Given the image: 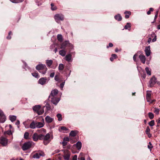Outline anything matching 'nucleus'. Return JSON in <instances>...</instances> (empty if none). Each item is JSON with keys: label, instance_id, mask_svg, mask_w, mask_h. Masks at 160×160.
Listing matches in <instances>:
<instances>
[{"label": "nucleus", "instance_id": "obj_43", "mask_svg": "<svg viewBox=\"0 0 160 160\" xmlns=\"http://www.w3.org/2000/svg\"><path fill=\"white\" fill-rule=\"evenodd\" d=\"M29 136V133L27 132H26L24 133V138L26 139H28Z\"/></svg>", "mask_w": 160, "mask_h": 160}, {"label": "nucleus", "instance_id": "obj_38", "mask_svg": "<svg viewBox=\"0 0 160 160\" xmlns=\"http://www.w3.org/2000/svg\"><path fill=\"white\" fill-rule=\"evenodd\" d=\"M57 117L58 118V120L59 121H61L62 120V115L61 114L58 113L57 115Z\"/></svg>", "mask_w": 160, "mask_h": 160}, {"label": "nucleus", "instance_id": "obj_35", "mask_svg": "<svg viewBox=\"0 0 160 160\" xmlns=\"http://www.w3.org/2000/svg\"><path fill=\"white\" fill-rule=\"evenodd\" d=\"M32 76L35 78H38L39 77L38 74V72H35L32 73Z\"/></svg>", "mask_w": 160, "mask_h": 160}, {"label": "nucleus", "instance_id": "obj_44", "mask_svg": "<svg viewBox=\"0 0 160 160\" xmlns=\"http://www.w3.org/2000/svg\"><path fill=\"white\" fill-rule=\"evenodd\" d=\"M64 68L63 65L62 64H60L58 67V69L59 70H62Z\"/></svg>", "mask_w": 160, "mask_h": 160}, {"label": "nucleus", "instance_id": "obj_30", "mask_svg": "<svg viewBox=\"0 0 160 160\" xmlns=\"http://www.w3.org/2000/svg\"><path fill=\"white\" fill-rule=\"evenodd\" d=\"M61 132H62H62L63 133L67 132V131L68 130V129L65 127H61Z\"/></svg>", "mask_w": 160, "mask_h": 160}, {"label": "nucleus", "instance_id": "obj_59", "mask_svg": "<svg viewBox=\"0 0 160 160\" xmlns=\"http://www.w3.org/2000/svg\"><path fill=\"white\" fill-rule=\"evenodd\" d=\"M60 151L59 149L56 150L54 151V153H53V154L56 153H58Z\"/></svg>", "mask_w": 160, "mask_h": 160}, {"label": "nucleus", "instance_id": "obj_26", "mask_svg": "<svg viewBox=\"0 0 160 160\" xmlns=\"http://www.w3.org/2000/svg\"><path fill=\"white\" fill-rule=\"evenodd\" d=\"M40 106L39 105H36L33 107V109L34 111L37 112L40 109Z\"/></svg>", "mask_w": 160, "mask_h": 160}, {"label": "nucleus", "instance_id": "obj_47", "mask_svg": "<svg viewBox=\"0 0 160 160\" xmlns=\"http://www.w3.org/2000/svg\"><path fill=\"white\" fill-rule=\"evenodd\" d=\"M154 121L153 120H152L149 123V124L150 126H153L154 125Z\"/></svg>", "mask_w": 160, "mask_h": 160}, {"label": "nucleus", "instance_id": "obj_19", "mask_svg": "<svg viewBox=\"0 0 160 160\" xmlns=\"http://www.w3.org/2000/svg\"><path fill=\"white\" fill-rule=\"evenodd\" d=\"M32 138L33 141H37L38 139V135L37 133H35L33 134Z\"/></svg>", "mask_w": 160, "mask_h": 160}, {"label": "nucleus", "instance_id": "obj_14", "mask_svg": "<svg viewBox=\"0 0 160 160\" xmlns=\"http://www.w3.org/2000/svg\"><path fill=\"white\" fill-rule=\"evenodd\" d=\"M53 118L50 117L49 116H47L45 118V120L48 123L52 122L53 121Z\"/></svg>", "mask_w": 160, "mask_h": 160}, {"label": "nucleus", "instance_id": "obj_9", "mask_svg": "<svg viewBox=\"0 0 160 160\" xmlns=\"http://www.w3.org/2000/svg\"><path fill=\"white\" fill-rule=\"evenodd\" d=\"M6 118L5 115L2 112H0V122L3 123L6 121Z\"/></svg>", "mask_w": 160, "mask_h": 160}, {"label": "nucleus", "instance_id": "obj_37", "mask_svg": "<svg viewBox=\"0 0 160 160\" xmlns=\"http://www.w3.org/2000/svg\"><path fill=\"white\" fill-rule=\"evenodd\" d=\"M131 27V23L129 22L127 23L126 25L124 27V28L126 29H128L129 28H130Z\"/></svg>", "mask_w": 160, "mask_h": 160}, {"label": "nucleus", "instance_id": "obj_3", "mask_svg": "<svg viewBox=\"0 0 160 160\" xmlns=\"http://www.w3.org/2000/svg\"><path fill=\"white\" fill-rule=\"evenodd\" d=\"M54 18L55 21L58 23L60 21H62L64 20V16L62 14H57L54 15Z\"/></svg>", "mask_w": 160, "mask_h": 160}, {"label": "nucleus", "instance_id": "obj_25", "mask_svg": "<svg viewBox=\"0 0 160 160\" xmlns=\"http://www.w3.org/2000/svg\"><path fill=\"white\" fill-rule=\"evenodd\" d=\"M114 18L115 19L117 20L118 21H121L122 19V17L120 14H118L114 16Z\"/></svg>", "mask_w": 160, "mask_h": 160}, {"label": "nucleus", "instance_id": "obj_52", "mask_svg": "<svg viewBox=\"0 0 160 160\" xmlns=\"http://www.w3.org/2000/svg\"><path fill=\"white\" fill-rule=\"evenodd\" d=\"M64 84H65V82H62L60 84V87L61 89H62L63 88Z\"/></svg>", "mask_w": 160, "mask_h": 160}, {"label": "nucleus", "instance_id": "obj_21", "mask_svg": "<svg viewBox=\"0 0 160 160\" xmlns=\"http://www.w3.org/2000/svg\"><path fill=\"white\" fill-rule=\"evenodd\" d=\"M124 13L125 14V17L126 19L129 18V16L131 14V12L130 11H126L124 12Z\"/></svg>", "mask_w": 160, "mask_h": 160}, {"label": "nucleus", "instance_id": "obj_18", "mask_svg": "<svg viewBox=\"0 0 160 160\" xmlns=\"http://www.w3.org/2000/svg\"><path fill=\"white\" fill-rule=\"evenodd\" d=\"M150 129L148 126L147 127L145 132L146 134L148 135V137L150 138L152 137V134L150 133Z\"/></svg>", "mask_w": 160, "mask_h": 160}, {"label": "nucleus", "instance_id": "obj_62", "mask_svg": "<svg viewBox=\"0 0 160 160\" xmlns=\"http://www.w3.org/2000/svg\"><path fill=\"white\" fill-rule=\"evenodd\" d=\"M156 36H155V37L154 38L152 39V42H154L156 41Z\"/></svg>", "mask_w": 160, "mask_h": 160}, {"label": "nucleus", "instance_id": "obj_50", "mask_svg": "<svg viewBox=\"0 0 160 160\" xmlns=\"http://www.w3.org/2000/svg\"><path fill=\"white\" fill-rule=\"evenodd\" d=\"M154 112L157 114H158L159 113V110L158 109L155 108L154 111Z\"/></svg>", "mask_w": 160, "mask_h": 160}, {"label": "nucleus", "instance_id": "obj_56", "mask_svg": "<svg viewBox=\"0 0 160 160\" xmlns=\"http://www.w3.org/2000/svg\"><path fill=\"white\" fill-rule=\"evenodd\" d=\"M137 56V54H135L133 56V59L134 61L136 62V57Z\"/></svg>", "mask_w": 160, "mask_h": 160}, {"label": "nucleus", "instance_id": "obj_32", "mask_svg": "<svg viewBox=\"0 0 160 160\" xmlns=\"http://www.w3.org/2000/svg\"><path fill=\"white\" fill-rule=\"evenodd\" d=\"M57 39L60 42H62L63 40L61 34H58L57 35Z\"/></svg>", "mask_w": 160, "mask_h": 160}, {"label": "nucleus", "instance_id": "obj_34", "mask_svg": "<svg viewBox=\"0 0 160 160\" xmlns=\"http://www.w3.org/2000/svg\"><path fill=\"white\" fill-rule=\"evenodd\" d=\"M11 2L14 3H18L22 2L24 0H9Z\"/></svg>", "mask_w": 160, "mask_h": 160}, {"label": "nucleus", "instance_id": "obj_64", "mask_svg": "<svg viewBox=\"0 0 160 160\" xmlns=\"http://www.w3.org/2000/svg\"><path fill=\"white\" fill-rule=\"evenodd\" d=\"M80 160H85V158L84 157H81L80 158Z\"/></svg>", "mask_w": 160, "mask_h": 160}, {"label": "nucleus", "instance_id": "obj_23", "mask_svg": "<svg viewBox=\"0 0 160 160\" xmlns=\"http://www.w3.org/2000/svg\"><path fill=\"white\" fill-rule=\"evenodd\" d=\"M72 55L70 54L67 55L65 57V60L68 62L71 61Z\"/></svg>", "mask_w": 160, "mask_h": 160}, {"label": "nucleus", "instance_id": "obj_48", "mask_svg": "<svg viewBox=\"0 0 160 160\" xmlns=\"http://www.w3.org/2000/svg\"><path fill=\"white\" fill-rule=\"evenodd\" d=\"M153 9L152 8H150L149 9V10L147 12V14L148 15H149L151 14V12L153 11Z\"/></svg>", "mask_w": 160, "mask_h": 160}, {"label": "nucleus", "instance_id": "obj_55", "mask_svg": "<svg viewBox=\"0 0 160 160\" xmlns=\"http://www.w3.org/2000/svg\"><path fill=\"white\" fill-rule=\"evenodd\" d=\"M112 57L114 59H116L118 57L116 54H113L112 55Z\"/></svg>", "mask_w": 160, "mask_h": 160}, {"label": "nucleus", "instance_id": "obj_8", "mask_svg": "<svg viewBox=\"0 0 160 160\" xmlns=\"http://www.w3.org/2000/svg\"><path fill=\"white\" fill-rule=\"evenodd\" d=\"M47 82V79L46 77L42 78L38 81V83L43 85L46 83Z\"/></svg>", "mask_w": 160, "mask_h": 160}, {"label": "nucleus", "instance_id": "obj_60", "mask_svg": "<svg viewBox=\"0 0 160 160\" xmlns=\"http://www.w3.org/2000/svg\"><path fill=\"white\" fill-rule=\"evenodd\" d=\"M158 12H157L156 13V14L155 17H154V21H156V19L158 17Z\"/></svg>", "mask_w": 160, "mask_h": 160}, {"label": "nucleus", "instance_id": "obj_63", "mask_svg": "<svg viewBox=\"0 0 160 160\" xmlns=\"http://www.w3.org/2000/svg\"><path fill=\"white\" fill-rule=\"evenodd\" d=\"M20 123V122L18 120L16 122V124H17L18 125H19Z\"/></svg>", "mask_w": 160, "mask_h": 160}, {"label": "nucleus", "instance_id": "obj_49", "mask_svg": "<svg viewBox=\"0 0 160 160\" xmlns=\"http://www.w3.org/2000/svg\"><path fill=\"white\" fill-rule=\"evenodd\" d=\"M12 34L11 31H10L8 33V36L7 37V38L8 39H10L11 38L10 35Z\"/></svg>", "mask_w": 160, "mask_h": 160}, {"label": "nucleus", "instance_id": "obj_10", "mask_svg": "<svg viewBox=\"0 0 160 160\" xmlns=\"http://www.w3.org/2000/svg\"><path fill=\"white\" fill-rule=\"evenodd\" d=\"M49 98L51 99V101L55 105L57 104L58 102H59V99L58 98H57L56 97H49Z\"/></svg>", "mask_w": 160, "mask_h": 160}, {"label": "nucleus", "instance_id": "obj_12", "mask_svg": "<svg viewBox=\"0 0 160 160\" xmlns=\"http://www.w3.org/2000/svg\"><path fill=\"white\" fill-rule=\"evenodd\" d=\"M58 93V91L57 89H54L52 90L50 93V95L49 96V97H56L55 96L57 95Z\"/></svg>", "mask_w": 160, "mask_h": 160}, {"label": "nucleus", "instance_id": "obj_39", "mask_svg": "<svg viewBox=\"0 0 160 160\" xmlns=\"http://www.w3.org/2000/svg\"><path fill=\"white\" fill-rule=\"evenodd\" d=\"M54 79L56 81L58 82H59V74H56L55 75V77H54Z\"/></svg>", "mask_w": 160, "mask_h": 160}, {"label": "nucleus", "instance_id": "obj_51", "mask_svg": "<svg viewBox=\"0 0 160 160\" xmlns=\"http://www.w3.org/2000/svg\"><path fill=\"white\" fill-rule=\"evenodd\" d=\"M70 139H69L68 137L65 138H63V141H65L66 142L69 141H70Z\"/></svg>", "mask_w": 160, "mask_h": 160}, {"label": "nucleus", "instance_id": "obj_45", "mask_svg": "<svg viewBox=\"0 0 160 160\" xmlns=\"http://www.w3.org/2000/svg\"><path fill=\"white\" fill-rule=\"evenodd\" d=\"M151 96V94L150 92H147L146 95V99L148 100V98H150Z\"/></svg>", "mask_w": 160, "mask_h": 160}, {"label": "nucleus", "instance_id": "obj_2", "mask_svg": "<svg viewBox=\"0 0 160 160\" xmlns=\"http://www.w3.org/2000/svg\"><path fill=\"white\" fill-rule=\"evenodd\" d=\"M67 48H68L69 49H72L73 48L72 44L70 43L68 41H65L61 44V49H65Z\"/></svg>", "mask_w": 160, "mask_h": 160}, {"label": "nucleus", "instance_id": "obj_24", "mask_svg": "<svg viewBox=\"0 0 160 160\" xmlns=\"http://www.w3.org/2000/svg\"><path fill=\"white\" fill-rule=\"evenodd\" d=\"M66 53V50L63 49V50H61L59 51V54L62 56V57H64L65 56Z\"/></svg>", "mask_w": 160, "mask_h": 160}, {"label": "nucleus", "instance_id": "obj_31", "mask_svg": "<svg viewBox=\"0 0 160 160\" xmlns=\"http://www.w3.org/2000/svg\"><path fill=\"white\" fill-rule=\"evenodd\" d=\"M51 9L52 11L56 10L57 9V7L54 5L53 3L51 4Z\"/></svg>", "mask_w": 160, "mask_h": 160}, {"label": "nucleus", "instance_id": "obj_29", "mask_svg": "<svg viewBox=\"0 0 160 160\" xmlns=\"http://www.w3.org/2000/svg\"><path fill=\"white\" fill-rule=\"evenodd\" d=\"M10 120L12 122H13L16 120V117L15 116H9Z\"/></svg>", "mask_w": 160, "mask_h": 160}, {"label": "nucleus", "instance_id": "obj_4", "mask_svg": "<svg viewBox=\"0 0 160 160\" xmlns=\"http://www.w3.org/2000/svg\"><path fill=\"white\" fill-rule=\"evenodd\" d=\"M32 142L30 141L24 143L22 147V150L25 151L30 148L32 146Z\"/></svg>", "mask_w": 160, "mask_h": 160}, {"label": "nucleus", "instance_id": "obj_27", "mask_svg": "<svg viewBox=\"0 0 160 160\" xmlns=\"http://www.w3.org/2000/svg\"><path fill=\"white\" fill-rule=\"evenodd\" d=\"M77 131L75 130H72L70 132L69 135L72 137H75L76 136Z\"/></svg>", "mask_w": 160, "mask_h": 160}, {"label": "nucleus", "instance_id": "obj_42", "mask_svg": "<svg viewBox=\"0 0 160 160\" xmlns=\"http://www.w3.org/2000/svg\"><path fill=\"white\" fill-rule=\"evenodd\" d=\"M44 135L42 134H40L38 135V139L40 140H43L44 141Z\"/></svg>", "mask_w": 160, "mask_h": 160}, {"label": "nucleus", "instance_id": "obj_57", "mask_svg": "<svg viewBox=\"0 0 160 160\" xmlns=\"http://www.w3.org/2000/svg\"><path fill=\"white\" fill-rule=\"evenodd\" d=\"M54 75H55V72H52L50 73V76L51 78H53L54 76Z\"/></svg>", "mask_w": 160, "mask_h": 160}, {"label": "nucleus", "instance_id": "obj_36", "mask_svg": "<svg viewBox=\"0 0 160 160\" xmlns=\"http://www.w3.org/2000/svg\"><path fill=\"white\" fill-rule=\"evenodd\" d=\"M44 112V111L43 109H41L37 112V113L38 115H40L42 114Z\"/></svg>", "mask_w": 160, "mask_h": 160}, {"label": "nucleus", "instance_id": "obj_6", "mask_svg": "<svg viewBox=\"0 0 160 160\" xmlns=\"http://www.w3.org/2000/svg\"><path fill=\"white\" fill-rule=\"evenodd\" d=\"M45 154L44 153L42 152H38L35 153L33 156V158H35L38 159L40 158V156H44Z\"/></svg>", "mask_w": 160, "mask_h": 160}, {"label": "nucleus", "instance_id": "obj_15", "mask_svg": "<svg viewBox=\"0 0 160 160\" xmlns=\"http://www.w3.org/2000/svg\"><path fill=\"white\" fill-rule=\"evenodd\" d=\"M139 58L141 62L143 64L145 63L146 61V58L145 56L142 54H140L139 56Z\"/></svg>", "mask_w": 160, "mask_h": 160}, {"label": "nucleus", "instance_id": "obj_28", "mask_svg": "<svg viewBox=\"0 0 160 160\" xmlns=\"http://www.w3.org/2000/svg\"><path fill=\"white\" fill-rule=\"evenodd\" d=\"M63 157L65 160H69L70 157V155L68 153L66 154L63 156Z\"/></svg>", "mask_w": 160, "mask_h": 160}, {"label": "nucleus", "instance_id": "obj_5", "mask_svg": "<svg viewBox=\"0 0 160 160\" xmlns=\"http://www.w3.org/2000/svg\"><path fill=\"white\" fill-rule=\"evenodd\" d=\"M8 139L7 138L2 137L0 138V143L3 146H6L8 144Z\"/></svg>", "mask_w": 160, "mask_h": 160}, {"label": "nucleus", "instance_id": "obj_46", "mask_svg": "<svg viewBox=\"0 0 160 160\" xmlns=\"http://www.w3.org/2000/svg\"><path fill=\"white\" fill-rule=\"evenodd\" d=\"M149 145L148 146V148L150 149V151H151L152 148H153V146L152 145L151 143L150 142H149Z\"/></svg>", "mask_w": 160, "mask_h": 160}, {"label": "nucleus", "instance_id": "obj_61", "mask_svg": "<svg viewBox=\"0 0 160 160\" xmlns=\"http://www.w3.org/2000/svg\"><path fill=\"white\" fill-rule=\"evenodd\" d=\"M72 139L70 138V142L71 143H74L76 142V141H73L72 140Z\"/></svg>", "mask_w": 160, "mask_h": 160}, {"label": "nucleus", "instance_id": "obj_13", "mask_svg": "<svg viewBox=\"0 0 160 160\" xmlns=\"http://www.w3.org/2000/svg\"><path fill=\"white\" fill-rule=\"evenodd\" d=\"M145 52L147 56L148 57L150 56L151 53L150 46L146 47Z\"/></svg>", "mask_w": 160, "mask_h": 160}, {"label": "nucleus", "instance_id": "obj_41", "mask_svg": "<svg viewBox=\"0 0 160 160\" xmlns=\"http://www.w3.org/2000/svg\"><path fill=\"white\" fill-rule=\"evenodd\" d=\"M148 117L150 119H152L154 118V114L152 112H149L148 114Z\"/></svg>", "mask_w": 160, "mask_h": 160}, {"label": "nucleus", "instance_id": "obj_33", "mask_svg": "<svg viewBox=\"0 0 160 160\" xmlns=\"http://www.w3.org/2000/svg\"><path fill=\"white\" fill-rule=\"evenodd\" d=\"M145 70L147 72V74L150 76L151 75V70L149 68L146 67L145 68Z\"/></svg>", "mask_w": 160, "mask_h": 160}, {"label": "nucleus", "instance_id": "obj_20", "mask_svg": "<svg viewBox=\"0 0 160 160\" xmlns=\"http://www.w3.org/2000/svg\"><path fill=\"white\" fill-rule=\"evenodd\" d=\"M30 128L32 129H34L37 128L36 122L32 121L30 125Z\"/></svg>", "mask_w": 160, "mask_h": 160}, {"label": "nucleus", "instance_id": "obj_7", "mask_svg": "<svg viewBox=\"0 0 160 160\" xmlns=\"http://www.w3.org/2000/svg\"><path fill=\"white\" fill-rule=\"evenodd\" d=\"M44 137L43 143L44 145H46L49 142V140L50 138V135L48 133L45 136L44 135Z\"/></svg>", "mask_w": 160, "mask_h": 160}, {"label": "nucleus", "instance_id": "obj_22", "mask_svg": "<svg viewBox=\"0 0 160 160\" xmlns=\"http://www.w3.org/2000/svg\"><path fill=\"white\" fill-rule=\"evenodd\" d=\"M53 61L52 60H47L46 63L48 67H50L52 64Z\"/></svg>", "mask_w": 160, "mask_h": 160}, {"label": "nucleus", "instance_id": "obj_16", "mask_svg": "<svg viewBox=\"0 0 160 160\" xmlns=\"http://www.w3.org/2000/svg\"><path fill=\"white\" fill-rule=\"evenodd\" d=\"M43 122H36L37 128H41L43 127L44 125V119H42Z\"/></svg>", "mask_w": 160, "mask_h": 160}, {"label": "nucleus", "instance_id": "obj_53", "mask_svg": "<svg viewBox=\"0 0 160 160\" xmlns=\"http://www.w3.org/2000/svg\"><path fill=\"white\" fill-rule=\"evenodd\" d=\"M113 46V44L112 43H109L108 44V46H107V48H108L109 47H112Z\"/></svg>", "mask_w": 160, "mask_h": 160}, {"label": "nucleus", "instance_id": "obj_54", "mask_svg": "<svg viewBox=\"0 0 160 160\" xmlns=\"http://www.w3.org/2000/svg\"><path fill=\"white\" fill-rule=\"evenodd\" d=\"M68 142L65 141H63L62 142V145L63 146H65L67 144Z\"/></svg>", "mask_w": 160, "mask_h": 160}, {"label": "nucleus", "instance_id": "obj_58", "mask_svg": "<svg viewBox=\"0 0 160 160\" xmlns=\"http://www.w3.org/2000/svg\"><path fill=\"white\" fill-rule=\"evenodd\" d=\"M77 155H75L73 158H72V160H77Z\"/></svg>", "mask_w": 160, "mask_h": 160}, {"label": "nucleus", "instance_id": "obj_1", "mask_svg": "<svg viewBox=\"0 0 160 160\" xmlns=\"http://www.w3.org/2000/svg\"><path fill=\"white\" fill-rule=\"evenodd\" d=\"M36 68L40 73L43 74H45L48 70L46 65L42 64H40L37 65Z\"/></svg>", "mask_w": 160, "mask_h": 160}, {"label": "nucleus", "instance_id": "obj_40", "mask_svg": "<svg viewBox=\"0 0 160 160\" xmlns=\"http://www.w3.org/2000/svg\"><path fill=\"white\" fill-rule=\"evenodd\" d=\"M5 134H8L9 135H12V133L11 130H9L7 131L4 132Z\"/></svg>", "mask_w": 160, "mask_h": 160}, {"label": "nucleus", "instance_id": "obj_11", "mask_svg": "<svg viewBox=\"0 0 160 160\" xmlns=\"http://www.w3.org/2000/svg\"><path fill=\"white\" fill-rule=\"evenodd\" d=\"M157 78L154 76H153L150 80L149 83L151 86H152L156 82Z\"/></svg>", "mask_w": 160, "mask_h": 160}, {"label": "nucleus", "instance_id": "obj_17", "mask_svg": "<svg viewBox=\"0 0 160 160\" xmlns=\"http://www.w3.org/2000/svg\"><path fill=\"white\" fill-rule=\"evenodd\" d=\"M82 143L81 142L78 141L76 144L73 145V146H75L78 150H80L82 147Z\"/></svg>", "mask_w": 160, "mask_h": 160}]
</instances>
